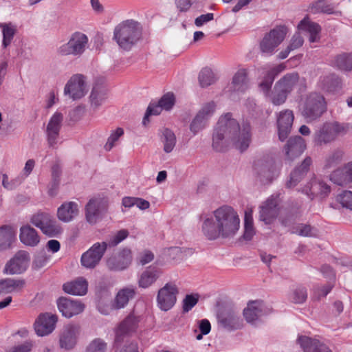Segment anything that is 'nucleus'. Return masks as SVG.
I'll use <instances>...</instances> for the list:
<instances>
[{"mask_svg":"<svg viewBox=\"0 0 352 352\" xmlns=\"http://www.w3.org/2000/svg\"><path fill=\"white\" fill-rule=\"evenodd\" d=\"M252 126L248 121L241 125L231 113L221 116L214 128L212 147L217 152H225L232 146L241 153L245 151L252 142Z\"/></svg>","mask_w":352,"mask_h":352,"instance_id":"nucleus-1","label":"nucleus"},{"mask_svg":"<svg viewBox=\"0 0 352 352\" xmlns=\"http://www.w3.org/2000/svg\"><path fill=\"white\" fill-rule=\"evenodd\" d=\"M215 221L207 218L202 225L204 234L209 240L233 237L240 228V219L233 208L223 206L214 211Z\"/></svg>","mask_w":352,"mask_h":352,"instance_id":"nucleus-2","label":"nucleus"},{"mask_svg":"<svg viewBox=\"0 0 352 352\" xmlns=\"http://www.w3.org/2000/svg\"><path fill=\"white\" fill-rule=\"evenodd\" d=\"M142 24L134 19H126L118 23L113 30V40L120 50L129 52L142 38Z\"/></svg>","mask_w":352,"mask_h":352,"instance_id":"nucleus-3","label":"nucleus"},{"mask_svg":"<svg viewBox=\"0 0 352 352\" xmlns=\"http://www.w3.org/2000/svg\"><path fill=\"white\" fill-rule=\"evenodd\" d=\"M350 129V124L338 121L326 122L314 135V142L317 146L330 144L338 136L345 135Z\"/></svg>","mask_w":352,"mask_h":352,"instance_id":"nucleus-4","label":"nucleus"},{"mask_svg":"<svg viewBox=\"0 0 352 352\" xmlns=\"http://www.w3.org/2000/svg\"><path fill=\"white\" fill-rule=\"evenodd\" d=\"M299 79L297 72L288 73L281 77L273 87L272 103L276 106L284 104L288 96L296 87Z\"/></svg>","mask_w":352,"mask_h":352,"instance_id":"nucleus-5","label":"nucleus"},{"mask_svg":"<svg viewBox=\"0 0 352 352\" xmlns=\"http://www.w3.org/2000/svg\"><path fill=\"white\" fill-rule=\"evenodd\" d=\"M253 170L256 179L263 185L271 184L279 175L274 159L268 155L254 161Z\"/></svg>","mask_w":352,"mask_h":352,"instance_id":"nucleus-6","label":"nucleus"},{"mask_svg":"<svg viewBox=\"0 0 352 352\" xmlns=\"http://www.w3.org/2000/svg\"><path fill=\"white\" fill-rule=\"evenodd\" d=\"M326 109L324 97L316 92H312L306 97L301 113L307 122H312L320 118Z\"/></svg>","mask_w":352,"mask_h":352,"instance_id":"nucleus-7","label":"nucleus"},{"mask_svg":"<svg viewBox=\"0 0 352 352\" xmlns=\"http://www.w3.org/2000/svg\"><path fill=\"white\" fill-rule=\"evenodd\" d=\"M87 36L80 32H75L69 37V41L61 45L57 52L60 56H80L85 51L88 45Z\"/></svg>","mask_w":352,"mask_h":352,"instance_id":"nucleus-8","label":"nucleus"},{"mask_svg":"<svg viewBox=\"0 0 352 352\" xmlns=\"http://www.w3.org/2000/svg\"><path fill=\"white\" fill-rule=\"evenodd\" d=\"M30 222L49 237H56L63 232L60 226L48 212L38 211L32 216Z\"/></svg>","mask_w":352,"mask_h":352,"instance_id":"nucleus-9","label":"nucleus"},{"mask_svg":"<svg viewBox=\"0 0 352 352\" xmlns=\"http://www.w3.org/2000/svg\"><path fill=\"white\" fill-rule=\"evenodd\" d=\"M287 32L285 25L276 26L267 33L260 43L263 53L272 55L274 50L282 43Z\"/></svg>","mask_w":352,"mask_h":352,"instance_id":"nucleus-10","label":"nucleus"},{"mask_svg":"<svg viewBox=\"0 0 352 352\" xmlns=\"http://www.w3.org/2000/svg\"><path fill=\"white\" fill-rule=\"evenodd\" d=\"M140 322V317L131 313L120 323L116 331L114 340L116 347H120L125 340L137 330Z\"/></svg>","mask_w":352,"mask_h":352,"instance_id":"nucleus-11","label":"nucleus"},{"mask_svg":"<svg viewBox=\"0 0 352 352\" xmlns=\"http://www.w3.org/2000/svg\"><path fill=\"white\" fill-rule=\"evenodd\" d=\"M179 289L173 283H167L158 290L157 305L159 309L164 311L171 309L177 302Z\"/></svg>","mask_w":352,"mask_h":352,"instance_id":"nucleus-12","label":"nucleus"},{"mask_svg":"<svg viewBox=\"0 0 352 352\" xmlns=\"http://www.w3.org/2000/svg\"><path fill=\"white\" fill-rule=\"evenodd\" d=\"M107 250L105 241L94 243L80 258V263L86 269H94L100 263Z\"/></svg>","mask_w":352,"mask_h":352,"instance_id":"nucleus-13","label":"nucleus"},{"mask_svg":"<svg viewBox=\"0 0 352 352\" xmlns=\"http://www.w3.org/2000/svg\"><path fill=\"white\" fill-rule=\"evenodd\" d=\"M132 253L129 248H124L111 255L106 261L110 271L120 272L127 269L132 262Z\"/></svg>","mask_w":352,"mask_h":352,"instance_id":"nucleus-14","label":"nucleus"},{"mask_svg":"<svg viewBox=\"0 0 352 352\" xmlns=\"http://www.w3.org/2000/svg\"><path fill=\"white\" fill-rule=\"evenodd\" d=\"M215 108L216 104L212 101L205 104L198 111L190 124V130L194 135L206 127L208 120L214 113Z\"/></svg>","mask_w":352,"mask_h":352,"instance_id":"nucleus-15","label":"nucleus"},{"mask_svg":"<svg viewBox=\"0 0 352 352\" xmlns=\"http://www.w3.org/2000/svg\"><path fill=\"white\" fill-rule=\"evenodd\" d=\"M30 260L27 251L19 250L6 264L4 271L8 274H21L27 270Z\"/></svg>","mask_w":352,"mask_h":352,"instance_id":"nucleus-16","label":"nucleus"},{"mask_svg":"<svg viewBox=\"0 0 352 352\" xmlns=\"http://www.w3.org/2000/svg\"><path fill=\"white\" fill-rule=\"evenodd\" d=\"M57 305L59 311L67 318L82 313L85 307L80 300L67 297H60L57 300Z\"/></svg>","mask_w":352,"mask_h":352,"instance_id":"nucleus-17","label":"nucleus"},{"mask_svg":"<svg viewBox=\"0 0 352 352\" xmlns=\"http://www.w3.org/2000/svg\"><path fill=\"white\" fill-rule=\"evenodd\" d=\"M65 94H69L74 100L80 99L86 94L85 76L82 74H75L67 82Z\"/></svg>","mask_w":352,"mask_h":352,"instance_id":"nucleus-18","label":"nucleus"},{"mask_svg":"<svg viewBox=\"0 0 352 352\" xmlns=\"http://www.w3.org/2000/svg\"><path fill=\"white\" fill-rule=\"evenodd\" d=\"M219 326L228 331H233L243 327V320L233 310H225L217 316Z\"/></svg>","mask_w":352,"mask_h":352,"instance_id":"nucleus-19","label":"nucleus"},{"mask_svg":"<svg viewBox=\"0 0 352 352\" xmlns=\"http://www.w3.org/2000/svg\"><path fill=\"white\" fill-rule=\"evenodd\" d=\"M107 210L105 202L100 198L91 199L85 206V217L91 224H95Z\"/></svg>","mask_w":352,"mask_h":352,"instance_id":"nucleus-20","label":"nucleus"},{"mask_svg":"<svg viewBox=\"0 0 352 352\" xmlns=\"http://www.w3.org/2000/svg\"><path fill=\"white\" fill-rule=\"evenodd\" d=\"M284 69V67L281 65H277L269 69L261 81L258 83V88L265 97L272 102L273 89H272V84L275 78Z\"/></svg>","mask_w":352,"mask_h":352,"instance_id":"nucleus-21","label":"nucleus"},{"mask_svg":"<svg viewBox=\"0 0 352 352\" xmlns=\"http://www.w3.org/2000/svg\"><path fill=\"white\" fill-rule=\"evenodd\" d=\"M58 318L48 313L41 314L34 322V330L38 336H45L51 333L55 329Z\"/></svg>","mask_w":352,"mask_h":352,"instance_id":"nucleus-22","label":"nucleus"},{"mask_svg":"<svg viewBox=\"0 0 352 352\" xmlns=\"http://www.w3.org/2000/svg\"><path fill=\"white\" fill-rule=\"evenodd\" d=\"M305 149V141L300 135L290 138L283 148L286 159L289 161H293L301 155Z\"/></svg>","mask_w":352,"mask_h":352,"instance_id":"nucleus-23","label":"nucleus"},{"mask_svg":"<svg viewBox=\"0 0 352 352\" xmlns=\"http://www.w3.org/2000/svg\"><path fill=\"white\" fill-rule=\"evenodd\" d=\"M294 116L292 111L286 109L279 113L277 118L278 135L280 141H285L292 131Z\"/></svg>","mask_w":352,"mask_h":352,"instance_id":"nucleus-24","label":"nucleus"},{"mask_svg":"<svg viewBox=\"0 0 352 352\" xmlns=\"http://www.w3.org/2000/svg\"><path fill=\"white\" fill-rule=\"evenodd\" d=\"M279 212L278 201L272 196L260 207L259 219L269 225L277 217Z\"/></svg>","mask_w":352,"mask_h":352,"instance_id":"nucleus-25","label":"nucleus"},{"mask_svg":"<svg viewBox=\"0 0 352 352\" xmlns=\"http://www.w3.org/2000/svg\"><path fill=\"white\" fill-rule=\"evenodd\" d=\"M63 121V115L60 112H55L49 120L46 128V134L50 147H53L57 143Z\"/></svg>","mask_w":352,"mask_h":352,"instance_id":"nucleus-26","label":"nucleus"},{"mask_svg":"<svg viewBox=\"0 0 352 352\" xmlns=\"http://www.w3.org/2000/svg\"><path fill=\"white\" fill-rule=\"evenodd\" d=\"M296 342L304 352H332L323 342L307 336H298Z\"/></svg>","mask_w":352,"mask_h":352,"instance_id":"nucleus-27","label":"nucleus"},{"mask_svg":"<svg viewBox=\"0 0 352 352\" xmlns=\"http://www.w3.org/2000/svg\"><path fill=\"white\" fill-rule=\"evenodd\" d=\"M80 333V327L76 324L65 326L60 335L59 343L62 349L69 350L76 344Z\"/></svg>","mask_w":352,"mask_h":352,"instance_id":"nucleus-28","label":"nucleus"},{"mask_svg":"<svg viewBox=\"0 0 352 352\" xmlns=\"http://www.w3.org/2000/svg\"><path fill=\"white\" fill-rule=\"evenodd\" d=\"M320 88L329 93H338L342 89V79L336 73L322 76L318 81Z\"/></svg>","mask_w":352,"mask_h":352,"instance_id":"nucleus-29","label":"nucleus"},{"mask_svg":"<svg viewBox=\"0 0 352 352\" xmlns=\"http://www.w3.org/2000/svg\"><path fill=\"white\" fill-rule=\"evenodd\" d=\"M162 272L156 265H150L140 274L138 277V286L140 288L147 289L153 285L160 277Z\"/></svg>","mask_w":352,"mask_h":352,"instance_id":"nucleus-30","label":"nucleus"},{"mask_svg":"<svg viewBox=\"0 0 352 352\" xmlns=\"http://www.w3.org/2000/svg\"><path fill=\"white\" fill-rule=\"evenodd\" d=\"M312 163L310 157H307L302 163L296 166L290 173L289 179L286 183V187L291 188L296 186L307 175Z\"/></svg>","mask_w":352,"mask_h":352,"instance_id":"nucleus-31","label":"nucleus"},{"mask_svg":"<svg viewBox=\"0 0 352 352\" xmlns=\"http://www.w3.org/2000/svg\"><path fill=\"white\" fill-rule=\"evenodd\" d=\"M302 192L313 199L316 195L327 197L331 192V187L322 181L313 179L305 186Z\"/></svg>","mask_w":352,"mask_h":352,"instance_id":"nucleus-32","label":"nucleus"},{"mask_svg":"<svg viewBox=\"0 0 352 352\" xmlns=\"http://www.w3.org/2000/svg\"><path fill=\"white\" fill-rule=\"evenodd\" d=\"M329 65L338 70L350 72L352 71V53L342 52L331 56Z\"/></svg>","mask_w":352,"mask_h":352,"instance_id":"nucleus-33","label":"nucleus"},{"mask_svg":"<svg viewBox=\"0 0 352 352\" xmlns=\"http://www.w3.org/2000/svg\"><path fill=\"white\" fill-rule=\"evenodd\" d=\"M107 89L102 79L97 80L93 86L89 99L94 108L99 107L106 100Z\"/></svg>","mask_w":352,"mask_h":352,"instance_id":"nucleus-34","label":"nucleus"},{"mask_svg":"<svg viewBox=\"0 0 352 352\" xmlns=\"http://www.w3.org/2000/svg\"><path fill=\"white\" fill-rule=\"evenodd\" d=\"M88 283L83 277H79L76 280L63 284V290L71 295L84 296L87 292Z\"/></svg>","mask_w":352,"mask_h":352,"instance_id":"nucleus-35","label":"nucleus"},{"mask_svg":"<svg viewBox=\"0 0 352 352\" xmlns=\"http://www.w3.org/2000/svg\"><path fill=\"white\" fill-rule=\"evenodd\" d=\"M298 28L309 33V41L310 43H315L320 40L321 27L318 23L310 21L308 16L305 17L300 21Z\"/></svg>","mask_w":352,"mask_h":352,"instance_id":"nucleus-36","label":"nucleus"},{"mask_svg":"<svg viewBox=\"0 0 352 352\" xmlns=\"http://www.w3.org/2000/svg\"><path fill=\"white\" fill-rule=\"evenodd\" d=\"M19 239L26 246L35 247L40 242V236L37 231L30 225L21 227Z\"/></svg>","mask_w":352,"mask_h":352,"instance_id":"nucleus-37","label":"nucleus"},{"mask_svg":"<svg viewBox=\"0 0 352 352\" xmlns=\"http://www.w3.org/2000/svg\"><path fill=\"white\" fill-rule=\"evenodd\" d=\"M78 214V206L74 201L63 203L57 210L58 219L63 222H69Z\"/></svg>","mask_w":352,"mask_h":352,"instance_id":"nucleus-38","label":"nucleus"},{"mask_svg":"<svg viewBox=\"0 0 352 352\" xmlns=\"http://www.w3.org/2000/svg\"><path fill=\"white\" fill-rule=\"evenodd\" d=\"M331 180L338 186L352 182V162L345 164L342 169L334 171L331 175Z\"/></svg>","mask_w":352,"mask_h":352,"instance_id":"nucleus-39","label":"nucleus"},{"mask_svg":"<svg viewBox=\"0 0 352 352\" xmlns=\"http://www.w3.org/2000/svg\"><path fill=\"white\" fill-rule=\"evenodd\" d=\"M263 302L255 300L248 303L243 310V316L248 323L253 324L263 314Z\"/></svg>","mask_w":352,"mask_h":352,"instance_id":"nucleus-40","label":"nucleus"},{"mask_svg":"<svg viewBox=\"0 0 352 352\" xmlns=\"http://www.w3.org/2000/svg\"><path fill=\"white\" fill-rule=\"evenodd\" d=\"M136 288L133 286H129L120 289L114 301V307L116 309L124 308L131 299L135 297Z\"/></svg>","mask_w":352,"mask_h":352,"instance_id":"nucleus-41","label":"nucleus"},{"mask_svg":"<svg viewBox=\"0 0 352 352\" xmlns=\"http://www.w3.org/2000/svg\"><path fill=\"white\" fill-rule=\"evenodd\" d=\"M15 232L11 226L4 225L0 227V251L6 250L11 248L14 241Z\"/></svg>","mask_w":352,"mask_h":352,"instance_id":"nucleus-42","label":"nucleus"},{"mask_svg":"<svg viewBox=\"0 0 352 352\" xmlns=\"http://www.w3.org/2000/svg\"><path fill=\"white\" fill-rule=\"evenodd\" d=\"M0 28L3 34L2 46L6 49L11 44L17 32L16 25L11 22L1 23H0Z\"/></svg>","mask_w":352,"mask_h":352,"instance_id":"nucleus-43","label":"nucleus"},{"mask_svg":"<svg viewBox=\"0 0 352 352\" xmlns=\"http://www.w3.org/2000/svg\"><path fill=\"white\" fill-rule=\"evenodd\" d=\"M234 91L244 92L248 88V80L245 69H239L233 76L232 82Z\"/></svg>","mask_w":352,"mask_h":352,"instance_id":"nucleus-44","label":"nucleus"},{"mask_svg":"<svg viewBox=\"0 0 352 352\" xmlns=\"http://www.w3.org/2000/svg\"><path fill=\"white\" fill-rule=\"evenodd\" d=\"M309 10L312 14L323 13L327 14H334V8L331 4H327L326 0H316L309 6Z\"/></svg>","mask_w":352,"mask_h":352,"instance_id":"nucleus-45","label":"nucleus"},{"mask_svg":"<svg viewBox=\"0 0 352 352\" xmlns=\"http://www.w3.org/2000/svg\"><path fill=\"white\" fill-rule=\"evenodd\" d=\"M162 142L164 144V151L166 153H170L176 144L175 133L169 129H164L162 132Z\"/></svg>","mask_w":352,"mask_h":352,"instance_id":"nucleus-46","label":"nucleus"},{"mask_svg":"<svg viewBox=\"0 0 352 352\" xmlns=\"http://www.w3.org/2000/svg\"><path fill=\"white\" fill-rule=\"evenodd\" d=\"M318 230L309 224L299 223L293 227L292 233L305 237H315Z\"/></svg>","mask_w":352,"mask_h":352,"instance_id":"nucleus-47","label":"nucleus"},{"mask_svg":"<svg viewBox=\"0 0 352 352\" xmlns=\"http://www.w3.org/2000/svg\"><path fill=\"white\" fill-rule=\"evenodd\" d=\"M198 79L201 87H208L215 82L213 72L208 67H204L200 71Z\"/></svg>","mask_w":352,"mask_h":352,"instance_id":"nucleus-48","label":"nucleus"},{"mask_svg":"<svg viewBox=\"0 0 352 352\" xmlns=\"http://www.w3.org/2000/svg\"><path fill=\"white\" fill-rule=\"evenodd\" d=\"M254 234L255 231L252 214L246 212L244 218V233L243 237L245 241H250Z\"/></svg>","mask_w":352,"mask_h":352,"instance_id":"nucleus-49","label":"nucleus"},{"mask_svg":"<svg viewBox=\"0 0 352 352\" xmlns=\"http://www.w3.org/2000/svg\"><path fill=\"white\" fill-rule=\"evenodd\" d=\"M344 153L342 150L336 149L329 155L325 160L324 168H330L337 166L342 160Z\"/></svg>","mask_w":352,"mask_h":352,"instance_id":"nucleus-50","label":"nucleus"},{"mask_svg":"<svg viewBox=\"0 0 352 352\" xmlns=\"http://www.w3.org/2000/svg\"><path fill=\"white\" fill-rule=\"evenodd\" d=\"M199 295L198 294H186L182 301L183 313L190 311L198 302Z\"/></svg>","mask_w":352,"mask_h":352,"instance_id":"nucleus-51","label":"nucleus"},{"mask_svg":"<svg viewBox=\"0 0 352 352\" xmlns=\"http://www.w3.org/2000/svg\"><path fill=\"white\" fill-rule=\"evenodd\" d=\"M50 256L47 255L44 250L38 252L34 256L32 262V267L35 270H39L46 265Z\"/></svg>","mask_w":352,"mask_h":352,"instance_id":"nucleus-52","label":"nucleus"},{"mask_svg":"<svg viewBox=\"0 0 352 352\" xmlns=\"http://www.w3.org/2000/svg\"><path fill=\"white\" fill-rule=\"evenodd\" d=\"M129 236V231L125 229H122L117 232V233L111 236L107 241L106 244L108 248H113L118 245L120 243L124 241Z\"/></svg>","mask_w":352,"mask_h":352,"instance_id":"nucleus-53","label":"nucleus"},{"mask_svg":"<svg viewBox=\"0 0 352 352\" xmlns=\"http://www.w3.org/2000/svg\"><path fill=\"white\" fill-rule=\"evenodd\" d=\"M163 109L159 104V103L151 102L147 107L146 111L142 120V124L144 125H146L148 122H149V116H157L160 114L162 110Z\"/></svg>","mask_w":352,"mask_h":352,"instance_id":"nucleus-54","label":"nucleus"},{"mask_svg":"<svg viewBox=\"0 0 352 352\" xmlns=\"http://www.w3.org/2000/svg\"><path fill=\"white\" fill-rule=\"evenodd\" d=\"M336 200L342 207L352 210V192L344 190L337 196Z\"/></svg>","mask_w":352,"mask_h":352,"instance_id":"nucleus-55","label":"nucleus"},{"mask_svg":"<svg viewBox=\"0 0 352 352\" xmlns=\"http://www.w3.org/2000/svg\"><path fill=\"white\" fill-rule=\"evenodd\" d=\"M163 109L170 110L175 104V98L173 93L168 92L157 102Z\"/></svg>","mask_w":352,"mask_h":352,"instance_id":"nucleus-56","label":"nucleus"},{"mask_svg":"<svg viewBox=\"0 0 352 352\" xmlns=\"http://www.w3.org/2000/svg\"><path fill=\"white\" fill-rule=\"evenodd\" d=\"M107 344L100 338L94 339L87 347L86 352H105Z\"/></svg>","mask_w":352,"mask_h":352,"instance_id":"nucleus-57","label":"nucleus"},{"mask_svg":"<svg viewBox=\"0 0 352 352\" xmlns=\"http://www.w3.org/2000/svg\"><path fill=\"white\" fill-rule=\"evenodd\" d=\"M124 134V130L122 128H117L115 131H113L110 136L109 137L106 144L104 145V148L107 151H110L114 146V144L118 139Z\"/></svg>","mask_w":352,"mask_h":352,"instance_id":"nucleus-58","label":"nucleus"},{"mask_svg":"<svg viewBox=\"0 0 352 352\" xmlns=\"http://www.w3.org/2000/svg\"><path fill=\"white\" fill-rule=\"evenodd\" d=\"M307 298V289L305 287H299L296 288L292 296V301L296 304L303 303Z\"/></svg>","mask_w":352,"mask_h":352,"instance_id":"nucleus-59","label":"nucleus"},{"mask_svg":"<svg viewBox=\"0 0 352 352\" xmlns=\"http://www.w3.org/2000/svg\"><path fill=\"white\" fill-rule=\"evenodd\" d=\"M303 43L304 40L302 36L299 33H296L293 35L288 47L293 51L300 47Z\"/></svg>","mask_w":352,"mask_h":352,"instance_id":"nucleus-60","label":"nucleus"},{"mask_svg":"<svg viewBox=\"0 0 352 352\" xmlns=\"http://www.w3.org/2000/svg\"><path fill=\"white\" fill-rule=\"evenodd\" d=\"M21 183V181L14 179L11 181H8V177L6 174L3 175L2 185L3 186L9 190H12Z\"/></svg>","mask_w":352,"mask_h":352,"instance_id":"nucleus-61","label":"nucleus"},{"mask_svg":"<svg viewBox=\"0 0 352 352\" xmlns=\"http://www.w3.org/2000/svg\"><path fill=\"white\" fill-rule=\"evenodd\" d=\"M197 327L199 332L202 334L208 335L211 330V324L208 320L202 319L197 321Z\"/></svg>","mask_w":352,"mask_h":352,"instance_id":"nucleus-62","label":"nucleus"},{"mask_svg":"<svg viewBox=\"0 0 352 352\" xmlns=\"http://www.w3.org/2000/svg\"><path fill=\"white\" fill-rule=\"evenodd\" d=\"M120 352H139L138 343L135 341L126 340Z\"/></svg>","mask_w":352,"mask_h":352,"instance_id":"nucleus-63","label":"nucleus"},{"mask_svg":"<svg viewBox=\"0 0 352 352\" xmlns=\"http://www.w3.org/2000/svg\"><path fill=\"white\" fill-rule=\"evenodd\" d=\"M32 348V344L31 342L26 341L21 344L14 346L11 352H30Z\"/></svg>","mask_w":352,"mask_h":352,"instance_id":"nucleus-64","label":"nucleus"}]
</instances>
